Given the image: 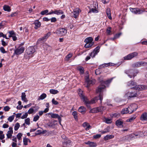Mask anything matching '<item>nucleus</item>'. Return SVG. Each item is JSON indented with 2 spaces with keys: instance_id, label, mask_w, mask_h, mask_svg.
Segmentation results:
<instances>
[{
  "instance_id": "8",
  "label": "nucleus",
  "mask_w": 147,
  "mask_h": 147,
  "mask_svg": "<svg viewBox=\"0 0 147 147\" xmlns=\"http://www.w3.org/2000/svg\"><path fill=\"white\" fill-rule=\"evenodd\" d=\"M35 51L34 48L32 46L28 47L26 50L27 54L31 56H32V55L35 52Z\"/></svg>"
},
{
  "instance_id": "11",
  "label": "nucleus",
  "mask_w": 147,
  "mask_h": 147,
  "mask_svg": "<svg viewBox=\"0 0 147 147\" xmlns=\"http://www.w3.org/2000/svg\"><path fill=\"white\" fill-rule=\"evenodd\" d=\"M132 88L136 90L140 91L146 89L147 88V87L145 85H136Z\"/></svg>"
},
{
  "instance_id": "63",
  "label": "nucleus",
  "mask_w": 147,
  "mask_h": 147,
  "mask_svg": "<svg viewBox=\"0 0 147 147\" xmlns=\"http://www.w3.org/2000/svg\"><path fill=\"white\" fill-rule=\"evenodd\" d=\"M105 121H106V122L107 123H109V124L111 123L112 122L111 119H106Z\"/></svg>"
},
{
  "instance_id": "21",
  "label": "nucleus",
  "mask_w": 147,
  "mask_h": 147,
  "mask_svg": "<svg viewBox=\"0 0 147 147\" xmlns=\"http://www.w3.org/2000/svg\"><path fill=\"white\" fill-rule=\"evenodd\" d=\"M85 81L87 84V85L86 87L87 88H88L91 84H93V82L91 80H90L88 77H87L85 79Z\"/></svg>"
},
{
  "instance_id": "46",
  "label": "nucleus",
  "mask_w": 147,
  "mask_h": 147,
  "mask_svg": "<svg viewBox=\"0 0 147 147\" xmlns=\"http://www.w3.org/2000/svg\"><path fill=\"white\" fill-rule=\"evenodd\" d=\"M72 115L75 119H78L77 113L76 111H74L72 113Z\"/></svg>"
},
{
  "instance_id": "37",
  "label": "nucleus",
  "mask_w": 147,
  "mask_h": 147,
  "mask_svg": "<svg viewBox=\"0 0 147 147\" xmlns=\"http://www.w3.org/2000/svg\"><path fill=\"white\" fill-rule=\"evenodd\" d=\"M50 92L51 94H55L58 93L59 91L56 90L52 89L50 90Z\"/></svg>"
},
{
  "instance_id": "30",
  "label": "nucleus",
  "mask_w": 147,
  "mask_h": 147,
  "mask_svg": "<svg viewBox=\"0 0 147 147\" xmlns=\"http://www.w3.org/2000/svg\"><path fill=\"white\" fill-rule=\"evenodd\" d=\"M113 63H104L102 64L100 66L101 68H103L105 67H107L109 66H113Z\"/></svg>"
},
{
  "instance_id": "61",
  "label": "nucleus",
  "mask_w": 147,
  "mask_h": 147,
  "mask_svg": "<svg viewBox=\"0 0 147 147\" xmlns=\"http://www.w3.org/2000/svg\"><path fill=\"white\" fill-rule=\"evenodd\" d=\"M1 42L2 43V45L3 46H5L7 45V44L5 42L4 40L3 39H2L1 40Z\"/></svg>"
},
{
  "instance_id": "40",
  "label": "nucleus",
  "mask_w": 147,
  "mask_h": 147,
  "mask_svg": "<svg viewBox=\"0 0 147 147\" xmlns=\"http://www.w3.org/2000/svg\"><path fill=\"white\" fill-rule=\"evenodd\" d=\"M109 128L107 127L103 131H100V132L102 134H104L105 133H107L109 132Z\"/></svg>"
},
{
  "instance_id": "48",
  "label": "nucleus",
  "mask_w": 147,
  "mask_h": 147,
  "mask_svg": "<svg viewBox=\"0 0 147 147\" xmlns=\"http://www.w3.org/2000/svg\"><path fill=\"white\" fill-rule=\"evenodd\" d=\"M28 139L27 138H24L23 139V143L25 145H28Z\"/></svg>"
},
{
  "instance_id": "54",
  "label": "nucleus",
  "mask_w": 147,
  "mask_h": 147,
  "mask_svg": "<svg viewBox=\"0 0 147 147\" xmlns=\"http://www.w3.org/2000/svg\"><path fill=\"white\" fill-rule=\"evenodd\" d=\"M39 116L38 115H37L36 116L34 117L33 120V121H37L39 119Z\"/></svg>"
},
{
  "instance_id": "3",
  "label": "nucleus",
  "mask_w": 147,
  "mask_h": 147,
  "mask_svg": "<svg viewBox=\"0 0 147 147\" xmlns=\"http://www.w3.org/2000/svg\"><path fill=\"white\" fill-rule=\"evenodd\" d=\"M67 32V30L63 28L57 29L54 33L60 36L65 35Z\"/></svg>"
},
{
  "instance_id": "22",
  "label": "nucleus",
  "mask_w": 147,
  "mask_h": 147,
  "mask_svg": "<svg viewBox=\"0 0 147 147\" xmlns=\"http://www.w3.org/2000/svg\"><path fill=\"white\" fill-rule=\"evenodd\" d=\"M51 117L52 118H57L59 122H60L61 121V117L60 116L57 114L52 113L51 115Z\"/></svg>"
},
{
  "instance_id": "53",
  "label": "nucleus",
  "mask_w": 147,
  "mask_h": 147,
  "mask_svg": "<svg viewBox=\"0 0 147 147\" xmlns=\"http://www.w3.org/2000/svg\"><path fill=\"white\" fill-rule=\"evenodd\" d=\"M136 118V117H133L128 119L127 120V122H131Z\"/></svg>"
},
{
  "instance_id": "62",
  "label": "nucleus",
  "mask_w": 147,
  "mask_h": 147,
  "mask_svg": "<svg viewBox=\"0 0 147 147\" xmlns=\"http://www.w3.org/2000/svg\"><path fill=\"white\" fill-rule=\"evenodd\" d=\"M113 78H111L110 79H109L105 81V83L106 84H108L110 83L112 81Z\"/></svg>"
},
{
  "instance_id": "15",
  "label": "nucleus",
  "mask_w": 147,
  "mask_h": 147,
  "mask_svg": "<svg viewBox=\"0 0 147 147\" xmlns=\"http://www.w3.org/2000/svg\"><path fill=\"white\" fill-rule=\"evenodd\" d=\"M62 144L63 146L65 147L68 145H70L71 143V142L70 140L68 139H66L64 141H62Z\"/></svg>"
},
{
  "instance_id": "38",
  "label": "nucleus",
  "mask_w": 147,
  "mask_h": 147,
  "mask_svg": "<svg viewBox=\"0 0 147 147\" xmlns=\"http://www.w3.org/2000/svg\"><path fill=\"white\" fill-rule=\"evenodd\" d=\"M98 112L102 111L105 109V107L103 106H101L97 107Z\"/></svg>"
},
{
  "instance_id": "26",
  "label": "nucleus",
  "mask_w": 147,
  "mask_h": 147,
  "mask_svg": "<svg viewBox=\"0 0 147 147\" xmlns=\"http://www.w3.org/2000/svg\"><path fill=\"white\" fill-rule=\"evenodd\" d=\"M34 24L35 25L34 28L36 29H37L41 25L40 22L38 20H35L34 22Z\"/></svg>"
},
{
  "instance_id": "17",
  "label": "nucleus",
  "mask_w": 147,
  "mask_h": 147,
  "mask_svg": "<svg viewBox=\"0 0 147 147\" xmlns=\"http://www.w3.org/2000/svg\"><path fill=\"white\" fill-rule=\"evenodd\" d=\"M140 119L142 121H147V112H144L142 113Z\"/></svg>"
},
{
  "instance_id": "24",
  "label": "nucleus",
  "mask_w": 147,
  "mask_h": 147,
  "mask_svg": "<svg viewBox=\"0 0 147 147\" xmlns=\"http://www.w3.org/2000/svg\"><path fill=\"white\" fill-rule=\"evenodd\" d=\"M131 12L134 14H140L144 11L142 10H130Z\"/></svg>"
},
{
  "instance_id": "4",
  "label": "nucleus",
  "mask_w": 147,
  "mask_h": 147,
  "mask_svg": "<svg viewBox=\"0 0 147 147\" xmlns=\"http://www.w3.org/2000/svg\"><path fill=\"white\" fill-rule=\"evenodd\" d=\"M125 73L129 77L131 78L132 77H134L136 75L138 71L137 70L129 69L126 71Z\"/></svg>"
},
{
  "instance_id": "59",
  "label": "nucleus",
  "mask_w": 147,
  "mask_h": 147,
  "mask_svg": "<svg viewBox=\"0 0 147 147\" xmlns=\"http://www.w3.org/2000/svg\"><path fill=\"white\" fill-rule=\"evenodd\" d=\"M3 9H11V7L9 5H5L3 7Z\"/></svg>"
},
{
  "instance_id": "45",
  "label": "nucleus",
  "mask_w": 147,
  "mask_h": 147,
  "mask_svg": "<svg viewBox=\"0 0 147 147\" xmlns=\"http://www.w3.org/2000/svg\"><path fill=\"white\" fill-rule=\"evenodd\" d=\"M14 118V116L13 115L9 117L8 118V120L10 122H12Z\"/></svg>"
},
{
  "instance_id": "29",
  "label": "nucleus",
  "mask_w": 147,
  "mask_h": 147,
  "mask_svg": "<svg viewBox=\"0 0 147 147\" xmlns=\"http://www.w3.org/2000/svg\"><path fill=\"white\" fill-rule=\"evenodd\" d=\"M93 40V38L92 37H89L86 38L84 40L85 42L87 43H91L93 42L92 41Z\"/></svg>"
},
{
  "instance_id": "6",
  "label": "nucleus",
  "mask_w": 147,
  "mask_h": 147,
  "mask_svg": "<svg viewBox=\"0 0 147 147\" xmlns=\"http://www.w3.org/2000/svg\"><path fill=\"white\" fill-rule=\"evenodd\" d=\"M24 50L25 48L24 47H19L14 50L13 55H20L24 52Z\"/></svg>"
},
{
  "instance_id": "20",
  "label": "nucleus",
  "mask_w": 147,
  "mask_h": 147,
  "mask_svg": "<svg viewBox=\"0 0 147 147\" xmlns=\"http://www.w3.org/2000/svg\"><path fill=\"white\" fill-rule=\"evenodd\" d=\"M132 111H129L128 109V108H125L123 109L121 112V113L122 114H124L128 113L129 114H131L132 113Z\"/></svg>"
},
{
  "instance_id": "33",
  "label": "nucleus",
  "mask_w": 147,
  "mask_h": 147,
  "mask_svg": "<svg viewBox=\"0 0 147 147\" xmlns=\"http://www.w3.org/2000/svg\"><path fill=\"white\" fill-rule=\"evenodd\" d=\"M47 96V95L45 93L42 94L38 98V100H43Z\"/></svg>"
},
{
  "instance_id": "19",
  "label": "nucleus",
  "mask_w": 147,
  "mask_h": 147,
  "mask_svg": "<svg viewBox=\"0 0 147 147\" xmlns=\"http://www.w3.org/2000/svg\"><path fill=\"white\" fill-rule=\"evenodd\" d=\"M137 84L136 83L134 82V80H131L128 82L127 83V86L128 87H132Z\"/></svg>"
},
{
  "instance_id": "16",
  "label": "nucleus",
  "mask_w": 147,
  "mask_h": 147,
  "mask_svg": "<svg viewBox=\"0 0 147 147\" xmlns=\"http://www.w3.org/2000/svg\"><path fill=\"white\" fill-rule=\"evenodd\" d=\"M51 34V32H49L46 34L43 37L39 38L38 41L39 42V41L42 40V41H44L45 39L47 38Z\"/></svg>"
},
{
  "instance_id": "25",
  "label": "nucleus",
  "mask_w": 147,
  "mask_h": 147,
  "mask_svg": "<svg viewBox=\"0 0 147 147\" xmlns=\"http://www.w3.org/2000/svg\"><path fill=\"white\" fill-rule=\"evenodd\" d=\"M123 122L121 120H117L115 122L116 125L119 127H121V126H123Z\"/></svg>"
},
{
  "instance_id": "5",
  "label": "nucleus",
  "mask_w": 147,
  "mask_h": 147,
  "mask_svg": "<svg viewBox=\"0 0 147 147\" xmlns=\"http://www.w3.org/2000/svg\"><path fill=\"white\" fill-rule=\"evenodd\" d=\"M137 96V94L135 92H131L127 91H126L125 95V96L127 97L128 98L136 97Z\"/></svg>"
},
{
  "instance_id": "31",
  "label": "nucleus",
  "mask_w": 147,
  "mask_h": 147,
  "mask_svg": "<svg viewBox=\"0 0 147 147\" xmlns=\"http://www.w3.org/2000/svg\"><path fill=\"white\" fill-rule=\"evenodd\" d=\"M77 69L80 71V74H84V68L83 67L79 66L78 67Z\"/></svg>"
},
{
  "instance_id": "51",
  "label": "nucleus",
  "mask_w": 147,
  "mask_h": 147,
  "mask_svg": "<svg viewBox=\"0 0 147 147\" xmlns=\"http://www.w3.org/2000/svg\"><path fill=\"white\" fill-rule=\"evenodd\" d=\"M28 116V113L26 112L21 117V118L22 119H24L27 117Z\"/></svg>"
},
{
  "instance_id": "41",
  "label": "nucleus",
  "mask_w": 147,
  "mask_h": 147,
  "mask_svg": "<svg viewBox=\"0 0 147 147\" xmlns=\"http://www.w3.org/2000/svg\"><path fill=\"white\" fill-rule=\"evenodd\" d=\"M34 108V107H32L31 108H30L28 111V114H30L32 113L34 111L33 108Z\"/></svg>"
},
{
  "instance_id": "60",
  "label": "nucleus",
  "mask_w": 147,
  "mask_h": 147,
  "mask_svg": "<svg viewBox=\"0 0 147 147\" xmlns=\"http://www.w3.org/2000/svg\"><path fill=\"white\" fill-rule=\"evenodd\" d=\"M10 108L8 106H6L4 107L3 110L5 111H7L10 109Z\"/></svg>"
},
{
  "instance_id": "27",
  "label": "nucleus",
  "mask_w": 147,
  "mask_h": 147,
  "mask_svg": "<svg viewBox=\"0 0 147 147\" xmlns=\"http://www.w3.org/2000/svg\"><path fill=\"white\" fill-rule=\"evenodd\" d=\"M22 100L24 102H27L28 100H27L26 98V95L25 92H22V93L21 96Z\"/></svg>"
},
{
  "instance_id": "18",
  "label": "nucleus",
  "mask_w": 147,
  "mask_h": 147,
  "mask_svg": "<svg viewBox=\"0 0 147 147\" xmlns=\"http://www.w3.org/2000/svg\"><path fill=\"white\" fill-rule=\"evenodd\" d=\"M9 130L7 131L6 134L7 138H10L13 133V128L12 127H9Z\"/></svg>"
},
{
  "instance_id": "39",
  "label": "nucleus",
  "mask_w": 147,
  "mask_h": 147,
  "mask_svg": "<svg viewBox=\"0 0 147 147\" xmlns=\"http://www.w3.org/2000/svg\"><path fill=\"white\" fill-rule=\"evenodd\" d=\"M97 107L91 109L90 111V113H96L98 112Z\"/></svg>"
},
{
  "instance_id": "56",
  "label": "nucleus",
  "mask_w": 147,
  "mask_h": 147,
  "mask_svg": "<svg viewBox=\"0 0 147 147\" xmlns=\"http://www.w3.org/2000/svg\"><path fill=\"white\" fill-rule=\"evenodd\" d=\"M101 135L100 134H97L93 136V138L94 139H98L100 138Z\"/></svg>"
},
{
  "instance_id": "42",
  "label": "nucleus",
  "mask_w": 147,
  "mask_h": 147,
  "mask_svg": "<svg viewBox=\"0 0 147 147\" xmlns=\"http://www.w3.org/2000/svg\"><path fill=\"white\" fill-rule=\"evenodd\" d=\"M9 37H11L15 35V34L14 31L13 30L9 31Z\"/></svg>"
},
{
  "instance_id": "12",
  "label": "nucleus",
  "mask_w": 147,
  "mask_h": 147,
  "mask_svg": "<svg viewBox=\"0 0 147 147\" xmlns=\"http://www.w3.org/2000/svg\"><path fill=\"white\" fill-rule=\"evenodd\" d=\"M128 109L129 111H132V113L134 111L136 110L137 108V105L135 104H132L128 107Z\"/></svg>"
},
{
  "instance_id": "36",
  "label": "nucleus",
  "mask_w": 147,
  "mask_h": 147,
  "mask_svg": "<svg viewBox=\"0 0 147 147\" xmlns=\"http://www.w3.org/2000/svg\"><path fill=\"white\" fill-rule=\"evenodd\" d=\"M106 14L109 19H112V17L111 16L110 10H107Z\"/></svg>"
},
{
  "instance_id": "43",
  "label": "nucleus",
  "mask_w": 147,
  "mask_h": 147,
  "mask_svg": "<svg viewBox=\"0 0 147 147\" xmlns=\"http://www.w3.org/2000/svg\"><path fill=\"white\" fill-rule=\"evenodd\" d=\"M20 125L18 123H17L14 126V129L15 130H17L20 127Z\"/></svg>"
},
{
  "instance_id": "35",
  "label": "nucleus",
  "mask_w": 147,
  "mask_h": 147,
  "mask_svg": "<svg viewBox=\"0 0 147 147\" xmlns=\"http://www.w3.org/2000/svg\"><path fill=\"white\" fill-rule=\"evenodd\" d=\"M94 42H91V43L87 42L85 45L84 47L86 48H88L92 46Z\"/></svg>"
},
{
  "instance_id": "7",
  "label": "nucleus",
  "mask_w": 147,
  "mask_h": 147,
  "mask_svg": "<svg viewBox=\"0 0 147 147\" xmlns=\"http://www.w3.org/2000/svg\"><path fill=\"white\" fill-rule=\"evenodd\" d=\"M138 55V53L137 52H134L125 56L124 57V59L125 60H130L132 58L137 56Z\"/></svg>"
},
{
  "instance_id": "32",
  "label": "nucleus",
  "mask_w": 147,
  "mask_h": 147,
  "mask_svg": "<svg viewBox=\"0 0 147 147\" xmlns=\"http://www.w3.org/2000/svg\"><path fill=\"white\" fill-rule=\"evenodd\" d=\"M138 136V135H136L135 134H131L129 135H127V137L128 138L130 139H133L135 138V137Z\"/></svg>"
},
{
  "instance_id": "44",
  "label": "nucleus",
  "mask_w": 147,
  "mask_h": 147,
  "mask_svg": "<svg viewBox=\"0 0 147 147\" xmlns=\"http://www.w3.org/2000/svg\"><path fill=\"white\" fill-rule=\"evenodd\" d=\"M98 12V10H90L88 11V13L90 14L92 13H96Z\"/></svg>"
},
{
  "instance_id": "52",
  "label": "nucleus",
  "mask_w": 147,
  "mask_h": 147,
  "mask_svg": "<svg viewBox=\"0 0 147 147\" xmlns=\"http://www.w3.org/2000/svg\"><path fill=\"white\" fill-rule=\"evenodd\" d=\"M111 27H109L107 30V31H106V32H107V34L108 35H109L110 34V33L111 32Z\"/></svg>"
},
{
  "instance_id": "1",
  "label": "nucleus",
  "mask_w": 147,
  "mask_h": 147,
  "mask_svg": "<svg viewBox=\"0 0 147 147\" xmlns=\"http://www.w3.org/2000/svg\"><path fill=\"white\" fill-rule=\"evenodd\" d=\"M106 87L105 85H100L98 86V88L96 90V93H100L99 96L95 97L92 99L90 100H89L87 97L84 96L82 93V91L80 89H79L78 92L79 95L81 98L83 100L84 104L88 108L90 107V105L91 104L95 103L97 101L100 100V103H101L103 99L102 95L101 93L104 89Z\"/></svg>"
},
{
  "instance_id": "9",
  "label": "nucleus",
  "mask_w": 147,
  "mask_h": 147,
  "mask_svg": "<svg viewBox=\"0 0 147 147\" xmlns=\"http://www.w3.org/2000/svg\"><path fill=\"white\" fill-rule=\"evenodd\" d=\"M147 65V62L144 61H139L132 64L133 67H139Z\"/></svg>"
},
{
  "instance_id": "47",
  "label": "nucleus",
  "mask_w": 147,
  "mask_h": 147,
  "mask_svg": "<svg viewBox=\"0 0 147 147\" xmlns=\"http://www.w3.org/2000/svg\"><path fill=\"white\" fill-rule=\"evenodd\" d=\"M25 123L28 125H29L30 124V119L29 118H28L25 120Z\"/></svg>"
},
{
  "instance_id": "28",
  "label": "nucleus",
  "mask_w": 147,
  "mask_h": 147,
  "mask_svg": "<svg viewBox=\"0 0 147 147\" xmlns=\"http://www.w3.org/2000/svg\"><path fill=\"white\" fill-rule=\"evenodd\" d=\"M82 125L84 127H86L85 128L86 130L87 131L91 127L90 125L87 122H85L83 123Z\"/></svg>"
},
{
  "instance_id": "57",
  "label": "nucleus",
  "mask_w": 147,
  "mask_h": 147,
  "mask_svg": "<svg viewBox=\"0 0 147 147\" xmlns=\"http://www.w3.org/2000/svg\"><path fill=\"white\" fill-rule=\"evenodd\" d=\"M0 50L3 53H6V52L5 51V49L3 47H0Z\"/></svg>"
},
{
  "instance_id": "13",
  "label": "nucleus",
  "mask_w": 147,
  "mask_h": 147,
  "mask_svg": "<svg viewBox=\"0 0 147 147\" xmlns=\"http://www.w3.org/2000/svg\"><path fill=\"white\" fill-rule=\"evenodd\" d=\"M85 144L88 145L89 147H96L97 146V144L93 142L88 141L84 142Z\"/></svg>"
},
{
  "instance_id": "2",
  "label": "nucleus",
  "mask_w": 147,
  "mask_h": 147,
  "mask_svg": "<svg viewBox=\"0 0 147 147\" xmlns=\"http://www.w3.org/2000/svg\"><path fill=\"white\" fill-rule=\"evenodd\" d=\"M63 13V12L61 10H56L54 11H52V12H50L49 13H48V10H45L41 11V14L42 15H44L45 14L48 15L54 13L58 15L62 14Z\"/></svg>"
},
{
  "instance_id": "10",
  "label": "nucleus",
  "mask_w": 147,
  "mask_h": 147,
  "mask_svg": "<svg viewBox=\"0 0 147 147\" xmlns=\"http://www.w3.org/2000/svg\"><path fill=\"white\" fill-rule=\"evenodd\" d=\"M100 49V47L99 46L96 47L94 49L93 51L89 54L90 56L92 57H94L99 52Z\"/></svg>"
},
{
  "instance_id": "34",
  "label": "nucleus",
  "mask_w": 147,
  "mask_h": 147,
  "mask_svg": "<svg viewBox=\"0 0 147 147\" xmlns=\"http://www.w3.org/2000/svg\"><path fill=\"white\" fill-rule=\"evenodd\" d=\"M114 136L112 135H107L105 136L104 138V139L105 140H108L111 139L113 138Z\"/></svg>"
},
{
  "instance_id": "14",
  "label": "nucleus",
  "mask_w": 147,
  "mask_h": 147,
  "mask_svg": "<svg viewBox=\"0 0 147 147\" xmlns=\"http://www.w3.org/2000/svg\"><path fill=\"white\" fill-rule=\"evenodd\" d=\"M81 10H73V11H72L71 14L74 18H76L78 16L80 11H81Z\"/></svg>"
},
{
  "instance_id": "55",
  "label": "nucleus",
  "mask_w": 147,
  "mask_h": 147,
  "mask_svg": "<svg viewBox=\"0 0 147 147\" xmlns=\"http://www.w3.org/2000/svg\"><path fill=\"white\" fill-rule=\"evenodd\" d=\"M52 103L55 105H57L59 104V102L56 100H55L54 98H53L52 100Z\"/></svg>"
},
{
  "instance_id": "58",
  "label": "nucleus",
  "mask_w": 147,
  "mask_h": 147,
  "mask_svg": "<svg viewBox=\"0 0 147 147\" xmlns=\"http://www.w3.org/2000/svg\"><path fill=\"white\" fill-rule=\"evenodd\" d=\"M18 13V12L17 11L16 12L12 13L10 15V16L12 17L13 16H16Z\"/></svg>"
},
{
  "instance_id": "49",
  "label": "nucleus",
  "mask_w": 147,
  "mask_h": 147,
  "mask_svg": "<svg viewBox=\"0 0 147 147\" xmlns=\"http://www.w3.org/2000/svg\"><path fill=\"white\" fill-rule=\"evenodd\" d=\"M72 56V54L69 53L67 55L65 59L66 60H68Z\"/></svg>"
},
{
  "instance_id": "64",
  "label": "nucleus",
  "mask_w": 147,
  "mask_h": 147,
  "mask_svg": "<svg viewBox=\"0 0 147 147\" xmlns=\"http://www.w3.org/2000/svg\"><path fill=\"white\" fill-rule=\"evenodd\" d=\"M42 133V131L40 130H38L35 133L36 135H38Z\"/></svg>"
},
{
  "instance_id": "23",
  "label": "nucleus",
  "mask_w": 147,
  "mask_h": 147,
  "mask_svg": "<svg viewBox=\"0 0 147 147\" xmlns=\"http://www.w3.org/2000/svg\"><path fill=\"white\" fill-rule=\"evenodd\" d=\"M78 111L82 114H85L86 112V109L83 106L80 107L78 109Z\"/></svg>"
},
{
  "instance_id": "50",
  "label": "nucleus",
  "mask_w": 147,
  "mask_h": 147,
  "mask_svg": "<svg viewBox=\"0 0 147 147\" xmlns=\"http://www.w3.org/2000/svg\"><path fill=\"white\" fill-rule=\"evenodd\" d=\"M22 136V134L21 133H18L17 136V137L18 139L19 140L21 139Z\"/></svg>"
}]
</instances>
